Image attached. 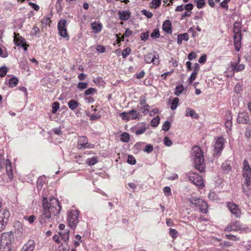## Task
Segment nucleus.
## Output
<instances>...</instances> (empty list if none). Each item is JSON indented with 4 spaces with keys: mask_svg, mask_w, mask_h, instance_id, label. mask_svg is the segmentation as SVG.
Here are the masks:
<instances>
[{
    "mask_svg": "<svg viewBox=\"0 0 251 251\" xmlns=\"http://www.w3.org/2000/svg\"><path fill=\"white\" fill-rule=\"evenodd\" d=\"M233 38L235 50L239 51L241 46L242 34L234 35Z\"/></svg>",
    "mask_w": 251,
    "mask_h": 251,
    "instance_id": "obj_17",
    "label": "nucleus"
},
{
    "mask_svg": "<svg viewBox=\"0 0 251 251\" xmlns=\"http://www.w3.org/2000/svg\"><path fill=\"white\" fill-rule=\"evenodd\" d=\"M78 147L79 149H93L94 145L89 143L88 142V138L86 136L79 137L78 141Z\"/></svg>",
    "mask_w": 251,
    "mask_h": 251,
    "instance_id": "obj_11",
    "label": "nucleus"
},
{
    "mask_svg": "<svg viewBox=\"0 0 251 251\" xmlns=\"http://www.w3.org/2000/svg\"><path fill=\"white\" fill-rule=\"evenodd\" d=\"M85 114L90 118L91 121L98 120L101 118V115L99 113L91 114L88 110H85Z\"/></svg>",
    "mask_w": 251,
    "mask_h": 251,
    "instance_id": "obj_26",
    "label": "nucleus"
},
{
    "mask_svg": "<svg viewBox=\"0 0 251 251\" xmlns=\"http://www.w3.org/2000/svg\"><path fill=\"white\" fill-rule=\"evenodd\" d=\"M163 192L165 196H169L171 195V190L169 186H166L163 189Z\"/></svg>",
    "mask_w": 251,
    "mask_h": 251,
    "instance_id": "obj_57",
    "label": "nucleus"
},
{
    "mask_svg": "<svg viewBox=\"0 0 251 251\" xmlns=\"http://www.w3.org/2000/svg\"><path fill=\"white\" fill-rule=\"evenodd\" d=\"M169 235L174 239L177 237L178 232L176 230L173 228H170Z\"/></svg>",
    "mask_w": 251,
    "mask_h": 251,
    "instance_id": "obj_49",
    "label": "nucleus"
},
{
    "mask_svg": "<svg viewBox=\"0 0 251 251\" xmlns=\"http://www.w3.org/2000/svg\"><path fill=\"white\" fill-rule=\"evenodd\" d=\"M129 114L132 119H139L140 118V115L136 111L132 110L130 111L128 113H126V115ZM126 120H128V117L126 116Z\"/></svg>",
    "mask_w": 251,
    "mask_h": 251,
    "instance_id": "obj_31",
    "label": "nucleus"
},
{
    "mask_svg": "<svg viewBox=\"0 0 251 251\" xmlns=\"http://www.w3.org/2000/svg\"><path fill=\"white\" fill-rule=\"evenodd\" d=\"M126 35V31L125 33H123V35H121V34H116V41L117 42V44L120 43L121 42L124 41L125 39V36Z\"/></svg>",
    "mask_w": 251,
    "mask_h": 251,
    "instance_id": "obj_46",
    "label": "nucleus"
},
{
    "mask_svg": "<svg viewBox=\"0 0 251 251\" xmlns=\"http://www.w3.org/2000/svg\"><path fill=\"white\" fill-rule=\"evenodd\" d=\"M45 181V177L44 176H40L38 178L36 182V187L38 192L41 190Z\"/></svg>",
    "mask_w": 251,
    "mask_h": 251,
    "instance_id": "obj_28",
    "label": "nucleus"
},
{
    "mask_svg": "<svg viewBox=\"0 0 251 251\" xmlns=\"http://www.w3.org/2000/svg\"><path fill=\"white\" fill-rule=\"evenodd\" d=\"M91 28L95 33H98L101 30L102 25L100 22L95 21L91 23Z\"/></svg>",
    "mask_w": 251,
    "mask_h": 251,
    "instance_id": "obj_22",
    "label": "nucleus"
},
{
    "mask_svg": "<svg viewBox=\"0 0 251 251\" xmlns=\"http://www.w3.org/2000/svg\"><path fill=\"white\" fill-rule=\"evenodd\" d=\"M178 102H179V99L178 98H175L173 99V100L171 103V109L172 110H174L176 108L178 103Z\"/></svg>",
    "mask_w": 251,
    "mask_h": 251,
    "instance_id": "obj_42",
    "label": "nucleus"
},
{
    "mask_svg": "<svg viewBox=\"0 0 251 251\" xmlns=\"http://www.w3.org/2000/svg\"><path fill=\"white\" fill-rule=\"evenodd\" d=\"M225 143V140L222 136L216 139L214 144V156H219L224 149Z\"/></svg>",
    "mask_w": 251,
    "mask_h": 251,
    "instance_id": "obj_8",
    "label": "nucleus"
},
{
    "mask_svg": "<svg viewBox=\"0 0 251 251\" xmlns=\"http://www.w3.org/2000/svg\"><path fill=\"white\" fill-rule=\"evenodd\" d=\"M222 170L224 173L228 174L231 170V162L226 161L222 164Z\"/></svg>",
    "mask_w": 251,
    "mask_h": 251,
    "instance_id": "obj_23",
    "label": "nucleus"
},
{
    "mask_svg": "<svg viewBox=\"0 0 251 251\" xmlns=\"http://www.w3.org/2000/svg\"><path fill=\"white\" fill-rule=\"evenodd\" d=\"M118 15L119 19L122 21H126V10L119 11Z\"/></svg>",
    "mask_w": 251,
    "mask_h": 251,
    "instance_id": "obj_54",
    "label": "nucleus"
},
{
    "mask_svg": "<svg viewBox=\"0 0 251 251\" xmlns=\"http://www.w3.org/2000/svg\"><path fill=\"white\" fill-rule=\"evenodd\" d=\"M115 53L117 56H120L121 54L122 55L123 58H126V49H124L121 52V49H117L115 51Z\"/></svg>",
    "mask_w": 251,
    "mask_h": 251,
    "instance_id": "obj_50",
    "label": "nucleus"
},
{
    "mask_svg": "<svg viewBox=\"0 0 251 251\" xmlns=\"http://www.w3.org/2000/svg\"><path fill=\"white\" fill-rule=\"evenodd\" d=\"M8 71V68L5 66H3L0 67V76L3 77L5 76Z\"/></svg>",
    "mask_w": 251,
    "mask_h": 251,
    "instance_id": "obj_39",
    "label": "nucleus"
},
{
    "mask_svg": "<svg viewBox=\"0 0 251 251\" xmlns=\"http://www.w3.org/2000/svg\"><path fill=\"white\" fill-rule=\"evenodd\" d=\"M2 213L0 212V231L4 230L10 217V212L7 209H2Z\"/></svg>",
    "mask_w": 251,
    "mask_h": 251,
    "instance_id": "obj_6",
    "label": "nucleus"
},
{
    "mask_svg": "<svg viewBox=\"0 0 251 251\" xmlns=\"http://www.w3.org/2000/svg\"><path fill=\"white\" fill-rule=\"evenodd\" d=\"M52 111L53 114H55L60 108V103L58 101L54 102L51 105Z\"/></svg>",
    "mask_w": 251,
    "mask_h": 251,
    "instance_id": "obj_37",
    "label": "nucleus"
},
{
    "mask_svg": "<svg viewBox=\"0 0 251 251\" xmlns=\"http://www.w3.org/2000/svg\"><path fill=\"white\" fill-rule=\"evenodd\" d=\"M98 162V158L96 156H93L91 158H88L86 160V163L90 166H94Z\"/></svg>",
    "mask_w": 251,
    "mask_h": 251,
    "instance_id": "obj_34",
    "label": "nucleus"
},
{
    "mask_svg": "<svg viewBox=\"0 0 251 251\" xmlns=\"http://www.w3.org/2000/svg\"><path fill=\"white\" fill-rule=\"evenodd\" d=\"M1 251H15V250L12 248L11 245L9 246H3L1 248L0 246Z\"/></svg>",
    "mask_w": 251,
    "mask_h": 251,
    "instance_id": "obj_52",
    "label": "nucleus"
},
{
    "mask_svg": "<svg viewBox=\"0 0 251 251\" xmlns=\"http://www.w3.org/2000/svg\"><path fill=\"white\" fill-rule=\"evenodd\" d=\"M243 176L245 178V181H251V168L249 164V162L246 159L243 163Z\"/></svg>",
    "mask_w": 251,
    "mask_h": 251,
    "instance_id": "obj_10",
    "label": "nucleus"
},
{
    "mask_svg": "<svg viewBox=\"0 0 251 251\" xmlns=\"http://www.w3.org/2000/svg\"><path fill=\"white\" fill-rule=\"evenodd\" d=\"M170 126L171 125L170 122L168 121H166L163 124L162 129L163 130L167 131L170 128Z\"/></svg>",
    "mask_w": 251,
    "mask_h": 251,
    "instance_id": "obj_53",
    "label": "nucleus"
},
{
    "mask_svg": "<svg viewBox=\"0 0 251 251\" xmlns=\"http://www.w3.org/2000/svg\"><path fill=\"white\" fill-rule=\"evenodd\" d=\"M249 117L246 112H239L238 113L237 122L239 124H247L249 121Z\"/></svg>",
    "mask_w": 251,
    "mask_h": 251,
    "instance_id": "obj_16",
    "label": "nucleus"
},
{
    "mask_svg": "<svg viewBox=\"0 0 251 251\" xmlns=\"http://www.w3.org/2000/svg\"><path fill=\"white\" fill-rule=\"evenodd\" d=\"M163 142L165 146L170 147L172 145V141L168 137H165L163 139Z\"/></svg>",
    "mask_w": 251,
    "mask_h": 251,
    "instance_id": "obj_58",
    "label": "nucleus"
},
{
    "mask_svg": "<svg viewBox=\"0 0 251 251\" xmlns=\"http://www.w3.org/2000/svg\"><path fill=\"white\" fill-rule=\"evenodd\" d=\"M197 75H198L197 72H196L195 71H193L192 72L190 77L188 79V80L189 81L190 83H192L194 80H195Z\"/></svg>",
    "mask_w": 251,
    "mask_h": 251,
    "instance_id": "obj_56",
    "label": "nucleus"
},
{
    "mask_svg": "<svg viewBox=\"0 0 251 251\" xmlns=\"http://www.w3.org/2000/svg\"><path fill=\"white\" fill-rule=\"evenodd\" d=\"M12 239H13V235L11 232L3 233L0 236V246L1 248L3 246L11 245Z\"/></svg>",
    "mask_w": 251,
    "mask_h": 251,
    "instance_id": "obj_9",
    "label": "nucleus"
},
{
    "mask_svg": "<svg viewBox=\"0 0 251 251\" xmlns=\"http://www.w3.org/2000/svg\"><path fill=\"white\" fill-rule=\"evenodd\" d=\"M126 162L131 165H135L136 163V160L133 155H128Z\"/></svg>",
    "mask_w": 251,
    "mask_h": 251,
    "instance_id": "obj_45",
    "label": "nucleus"
},
{
    "mask_svg": "<svg viewBox=\"0 0 251 251\" xmlns=\"http://www.w3.org/2000/svg\"><path fill=\"white\" fill-rule=\"evenodd\" d=\"M42 196L43 211L39 219L41 224H44L47 220L50 218L52 215L55 216L58 215L61 211V206L58 199L53 196L50 197L48 199L44 192Z\"/></svg>",
    "mask_w": 251,
    "mask_h": 251,
    "instance_id": "obj_1",
    "label": "nucleus"
},
{
    "mask_svg": "<svg viewBox=\"0 0 251 251\" xmlns=\"http://www.w3.org/2000/svg\"><path fill=\"white\" fill-rule=\"evenodd\" d=\"M69 247H68L67 245L65 246L63 244L60 245L58 246L57 250L56 251H68Z\"/></svg>",
    "mask_w": 251,
    "mask_h": 251,
    "instance_id": "obj_60",
    "label": "nucleus"
},
{
    "mask_svg": "<svg viewBox=\"0 0 251 251\" xmlns=\"http://www.w3.org/2000/svg\"><path fill=\"white\" fill-rule=\"evenodd\" d=\"M14 44L16 46V45L18 44H21V45H23L26 43V41L24 38L22 36H19L18 39L16 41L15 39L14 40Z\"/></svg>",
    "mask_w": 251,
    "mask_h": 251,
    "instance_id": "obj_47",
    "label": "nucleus"
},
{
    "mask_svg": "<svg viewBox=\"0 0 251 251\" xmlns=\"http://www.w3.org/2000/svg\"><path fill=\"white\" fill-rule=\"evenodd\" d=\"M67 21L65 19L60 20L57 25V28L59 35L63 38H67V40H69V37L66 27Z\"/></svg>",
    "mask_w": 251,
    "mask_h": 251,
    "instance_id": "obj_7",
    "label": "nucleus"
},
{
    "mask_svg": "<svg viewBox=\"0 0 251 251\" xmlns=\"http://www.w3.org/2000/svg\"><path fill=\"white\" fill-rule=\"evenodd\" d=\"M189 40V35L187 33L178 34L177 36V43L181 45L183 40L187 41Z\"/></svg>",
    "mask_w": 251,
    "mask_h": 251,
    "instance_id": "obj_27",
    "label": "nucleus"
},
{
    "mask_svg": "<svg viewBox=\"0 0 251 251\" xmlns=\"http://www.w3.org/2000/svg\"><path fill=\"white\" fill-rule=\"evenodd\" d=\"M191 156L194 161L195 168L200 172L205 170L203 152L199 146H195L192 149Z\"/></svg>",
    "mask_w": 251,
    "mask_h": 251,
    "instance_id": "obj_2",
    "label": "nucleus"
},
{
    "mask_svg": "<svg viewBox=\"0 0 251 251\" xmlns=\"http://www.w3.org/2000/svg\"><path fill=\"white\" fill-rule=\"evenodd\" d=\"M97 89L95 88L90 87L86 89L84 92V96L93 95L96 93Z\"/></svg>",
    "mask_w": 251,
    "mask_h": 251,
    "instance_id": "obj_35",
    "label": "nucleus"
},
{
    "mask_svg": "<svg viewBox=\"0 0 251 251\" xmlns=\"http://www.w3.org/2000/svg\"><path fill=\"white\" fill-rule=\"evenodd\" d=\"M141 12L143 15L146 16L148 18H151L153 16V14L151 12L146 10H143L141 11Z\"/></svg>",
    "mask_w": 251,
    "mask_h": 251,
    "instance_id": "obj_59",
    "label": "nucleus"
},
{
    "mask_svg": "<svg viewBox=\"0 0 251 251\" xmlns=\"http://www.w3.org/2000/svg\"><path fill=\"white\" fill-rule=\"evenodd\" d=\"M161 0H152L151 3L154 9L157 8L160 5Z\"/></svg>",
    "mask_w": 251,
    "mask_h": 251,
    "instance_id": "obj_51",
    "label": "nucleus"
},
{
    "mask_svg": "<svg viewBox=\"0 0 251 251\" xmlns=\"http://www.w3.org/2000/svg\"><path fill=\"white\" fill-rule=\"evenodd\" d=\"M5 168L7 175L10 179H12L13 177V170L11 166V162L9 159H6Z\"/></svg>",
    "mask_w": 251,
    "mask_h": 251,
    "instance_id": "obj_18",
    "label": "nucleus"
},
{
    "mask_svg": "<svg viewBox=\"0 0 251 251\" xmlns=\"http://www.w3.org/2000/svg\"><path fill=\"white\" fill-rule=\"evenodd\" d=\"M241 228V225L238 221L230 222L225 228V231H237Z\"/></svg>",
    "mask_w": 251,
    "mask_h": 251,
    "instance_id": "obj_14",
    "label": "nucleus"
},
{
    "mask_svg": "<svg viewBox=\"0 0 251 251\" xmlns=\"http://www.w3.org/2000/svg\"><path fill=\"white\" fill-rule=\"evenodd\" d=\"M245 134V136L247 138L251 137V123L248 125Z\"/></svg>",
    "mask_w": 251,
    "mask_h": 251,
    "instance_id": "obj_48",
    "label": "nucleus"
},
{
    "mask_svg": "<svg viewBox=\"0 0 251 251\" xmlns=\"http://www.w3.org/2000/svg\"><path fill=\"white\" fill-rule=\"evenodd\" d=\"M228 119L226 120V122H225V126L228 129V130H230L232 126V122H231L232 117H231V114H230V113H229V112H228Z\"/></svg>",
    "mask_w": 251,
    "mask_h": 251,
    "instance_id": "obj_38",
    "label": "nucleus"
},
{
    "mask_svg": "<svg viewBox=\"0 0 251 251\" xmlns=\"http://www.w3.org/2000/svg\"><path fill=\"white\" fill-rule=\"evenodd\" d=\"M233 32L234 33V35L242 34L240 32V27L238 23H235L234 25Z\"/></svg>",
    "mask_w": 251,
    "mask_h": 251,
    "instance_id": "obj_40",
    "label": "nucleus"
},
{
    "mask_svg": "<svg viewBox=\"0 0 251 251\" xmlns=\"http://www.w3.org/2000/svg\"><path fill=\"white\" fill-rule=\"evenodd\" d=\"M184 90V87L182 85H179L176 86L175 91V94L176 96H179V95Z\"/></svg>",
    "mask_w": 251,
    "mask_h": 251,
    "instance_id": "obj_43",
    "label": "nucleus"
},
{
    "mask_svg": "<svg viewBox=\"0 0 251 251\" xmlns=\"http://www.w3.org/2000/svg\"><path fill=\"white\" fill-rule=\"evenodd\" d=\"M190 202L203 213L207 212L208 206L206 202L200 198L196 197H192L190 198Z\"/></svg>",
    "mask_w": 251,
    "mask_h": 251,
    "instance_id": "obj_5",
    "label": "nucleus"
},
{
    "mask_svg": "<svg viewBox=\"0 0 251 251\" xmlns=\"http://www.w3.org/2000/svg\"><path fill=\"white\" fill-rule=\"evenodd\" d=\"M94 82L100 86H104L105 84V82L103 80L102 77L98 76L96 78L93 80Z\"/></svg>",
    "mask_w": 251,
    "mask_h": 251,
    "instance_id": "obj_36",
    "label": "nucleus"
},
{
    "mask_svg": "<svg viewBox=\"0 0 251 251\" xmlns=\"http://www.w3.org/2000/svg\"><path fill=\"white\" fill-rule=\"evenodd\" d=\"M35 247V241L32 240H29L23 245L20 251H34Z\"/></svg>",
    "mask_w": 251,
    "mask_h": 251,
    "instance_id": "obj_15",
    "label": "nucleus"
},
{
    "mask_svg": "<svg viewBox=\"0 0 251 251\" xmlns=\"http://www.w3.org/2000/svg\"><path fill=\"white\" fill-rule=\"evenodd\" d=\"M88 84L87 82L80 81L78 83L77 88L80 90H82L86 89L88 87Z\"/></svg>",
    "mask_w": 251,
    "mask_h": 251,
    "instance_id": "obj_41",
    "label": "nucleus"
},
{
    "mask_svg": "<svg viewBox=\"0 0 251 251\" xmlns=\"http://www.w3.org/2000/svg\"><path fill=\"white\" fill-rule=\"evenodd\" d=\"M115 136L117 140L126 142V132L122 133L121 130H119L115 133Z\"/></svg>",
    "mask_w": 251,
    "mask_h": 251,
    "instance_id": "obj_30",
    "label": "nucleus"
},
{
    "mask_svg": "<svg viewBox=\"0 0 251 251\" xmlns=\"http://www.w3.org/2000/svg\"><path fill=\"white\" fill-rule=\"evenodd\" d=\"M96 50L100 53H103L105 52V47L102 45H99L96 47Z\"/></svg>",
    "mask_w": 251,
    "mask_h": 251,
    "instance_id": "obj_55",
    "label": "nucleus"
},
{
    "mask_svg": "<svg viewBox=\"0 0 251 251\" xmlns=\"http://www.w3.org/2000/svg\"><path fill=\"white\" fill-rule=\"evenodd\" d=\"M189 180L195 184L199 188H202L204 186L203 179L201 176L191 171L187 174Z\"/></svg>",
    "mask_w": 251,
    "mask_h": 251,
    "instance_id": "obj_4",
    "label": "nucleus"
},
{
    "mask_svg": "<svg viewBox=\"0 0 251 251\" xmlns=\"http://www.w3.org/2000/svg\"><path fill=\"white\" fill-rule=\"evenodd\" d=\"M231 68L232 71L236 70V72L240 71L244 69L245 65L243 64L236 65L234 63L231 64Z\"/></svg>",
    "mask_w": 251,
    "mask_h": 251,
    "instance_id": "obj_33",
    "label": "nucleus"
},
{
    "mask_svg": "<svg viewBox=\"0 0 251 251\" xmlns=\"http://www.w3.org/2000/svg\"><path fill=\"white\" fill-rule=\"evenodd\" d=\"M146 127L145 125L141 124L134 127L132 130L135 134L140 135L144 133V132L146 131Z\"/></svg>",
    "mask_w": 251,
    "mask_h": 251,
    "instance_id": "obj_19",
    "label": "nucleus"
},
{
    "mask_svg": "<svg viewBox=\"0 0 251 251\" xmlns=\"http://www.w3.org/2000/svg\"><path fill=\"white\" fill-rule=\"evenodd\" d=\"M160 120L159 116L154 118L151 122V126L153 127H156L160 123Z\"/></svg>",
    "mask_w": 251,
    "mask_h": 251,
    "instance_id": "obj_44",
    "label": "nucleus"
},
{
    "mask_svg": "<svg viewBox=\"0 0 251 251\" xmlns=\"http://www.w3.org/2000/svg\"><path fill=\"white\" fill-rule=\"evenodd\" d=\"M204 0H198L197 2V7L200 9L202 8L205 5Z\"/></svg>",
    "mask_w": 251,
    "mask_h": 251,
    "instance_id": "obj_63",
    "label": "nucleus"
},
{
    "mask_svg": "<svg viewBox=\"0 0 251 251\" xmlns=\"http://www.w3.org/2000/svg\"><path fill=\"white\" fill-rule=\"evenodd\" d=\"M80 105V103L74 99H72L68 102V107L72 111H75Z\"/></svg>",
    "mask_w": 251,
    "mask_h": 251,
    "instance_id": "obj_24",
    "label": "nucleus"
},
{
    "mask_svg": "<svg viewBox=\"0 0 251 251\" xmlns=\"http://www.w3.org/2000/svg\"><path fill=\"white\" fill-rule=\"evenodd\" d=\"M158 57V55H157ZM144 60L147 63H153L155 65L159 64L158 57L156 56V52H153L152 53H148L145 55Z\"/></svg>",
    "mask_w": 251,
    "mask_h": 251,
    "instance_id": "obj_13",
    "label": "nucleus"
},
{
    "mask_svg": "<svg viewBox=\"0 0 251 251\" xmlns=\"http://www.w3.org/2000/svg\"><path fill=\"white\" fill-rule=\"evenodd\" d=\"M153 146L150 144L146 146L144 151L148 153H150L153 151Z\"/></svg>",
    "mask_w": 251,
    "mask_h": 251,
    "instance_id": "obj_62",
    "label": "nucleus"
},
{
    "mask_svg": "<svg viewBox=\"0 0 251 251\" xmlns=\"http://www.w3.org/2000/svg\"><path fill=\"white\" fill-rule=\"evenodd\" d=\"M243 192L247 196L251 195V181H245L243 184Z\"/></svg>",
    "mask_w": 251,
    "mask_h": 251,
    "instance_id": "obj_21",
    "label": "nucleus"
},
{
    "mask_svg": "<svg viewBox=\"0 0 251 251\" xmlns=\"http://www.w3.org/2000/svg\"><path fill=\"white\" fill-rule=\"evenodd\" d=\"M70 230L68 229H65L64 231H59L58 233L60 235L61 239L65 242H67L69 240Z\"/></svg>",
    "mask_w": 251,
    "mask_h": 251,
    "instance_id": "obj_25",
    "label": "nucleus"
},
{
    "mask_svg": "<svg viewBox=\"0 0 251 251\" xmlns=\"http://www.w3.org/2000/svg\"><path fill=\"white\" fill-rule=\"evenodd\" d=\"M226 238L227 239L231 240L232 241H239V239L236 237L235 236L231 235V234H226Z\"/></svg>",
    "mask_w": 251,
    "mask_h": 251,
    "instance_id": "obj_61",
    "label": "nucleus"
},
{
    "mask_svg": "<svg viewBox=\"0 0 251 251\" xmlns=\"http://www.w3.org/2000/svg\"><path fill=\"white\" fill-rule=\"evenodd\" d=\"M162 29L167 33H171L172 32L171 22L169 20L165 21L162 25Z\"/></svg>",
    "mask_w": 251,
    "mask_h": 251,
    "instance_id": "obj_20",
    "label": "nucleus"
},
{
    "mask_svg": "<svg viewBox=\"0 0 251 251\" xmlns=\"http://www.w3.org/2000/svg\"><path fill=\"white\" fill-rule=\"evenodd\" d=\"M227 207L232 214L234 215L237 218L240 217L241 210L238 205L234 202H230L227 203Z\"/></svg>",
    "mask_w": 251,
    "mask_h": 251,
    "instance_id": "obj_12",
    "label": "nucleus"
},
{
    "mask_svg": "<svg viewBox=\"0 0 251 251\" xmlns=\"http://www.w3.org/2000/svg\"><path fill=\"white\" fill-rule=\"evenodd\" d=\"M185 116H190L192 118L195 119H197L199 117L198 115L196 113L195 110L190 107L186 108L185 111Z\"/></svg>",
    "mask_w": 251,
    "mask_h": 251,
    "instance_id": "obj_29",
    "label": "nucleus"
},
{
    "mask_svg": "<svg viewBox=\"0 0 251 251\" xmlns=\"http://www.w3.org/2000/svg\"><path fill=\"white\" fill-rule=\"evenodd\" d=\"M159 31L157 29H154L152 33L151 34V37L153 38H157L159 37Z\"/></svg>",
    "mask_w": 251,
    "mask_h": 251,
    "instance_id": "obj_64",
    "label": "nucleus"
},
{
    "mask_svg": "<svg viewBox=\"0 0 251 251\" xmlns=\"http://www.w3.org/2000/svg\"><path fill=\"white\" fill-rule=\"evenodd\" d=\"M79 211L77 209L71 210L67 214V223L73 230H75L79 223L78 216Z\"/></svg>",
    "mask_w": 251,
    "mask_h": 251,
    "instance_id": "obj_3",
    "label": "nucleus"
},
{
    "mask_svg": "<svg viewBox=\"0 0 251 251\" xmlns=\"http://www.w3.org/2000/svg\"><path fill=\"white\" fill-rule=\"evenodd\" d=\"M19 83V79L15 76H13L9 79V84L11 88L15 87Z\"/></svg>",
    "mask_w": 251,
    "mask_h": 251,
    "instance_id": "obj_32",
    "label": "nucleus"
}]
</instances>
